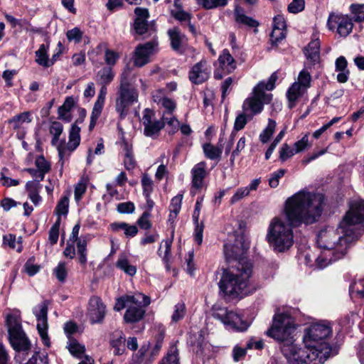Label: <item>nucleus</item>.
Masks as SVG:
<instances>
[{
  "instance_id": "obj_1",
  "label": "nucleus",
  "mask_w": 364,
  "mask_h": 364,
  "mask_svg": "<svg viewBox=\"0 0 364 364\" xmlns=\"http://www.w3.org/2000/svg\"><path fill=\"white\" fill-rule=\"evenodd\" d=\"M297 325L287 313L274 314L267 336L279 343V348L288 364H323L330 357L331 346L326 341L332 335L328 323H314L305 331L304 347L294 343Z\"/></svg>"
},
{
  "instance_id": "obj_2",
  "label": "nucleus",
  "mask_w": 364,
  "mask_h": 364,
  "mask_svg": "<svg viewBox=\"0 0 364 364\" xmlns=\"http://www.w3.org/2000/svg\"><path fill=\"white\" fill-rule=\"evenodd\" d=\"M325 203V195L318 192L301 190L289 197L284 205L288 224L279 218L272 219L266 235L269 247L276 252L289 250L294 244L292 228L318 222L323 214Z\"/></svg>"
},
{
  "instance_id": "obj_3",
  "label": "nucleus",
  "mask_w": 364,
  "mask_h": 364,
  "mask_svg": "<svg viewBox=\"0 0 364 364\" xmlns=\"http://www.w3.org/2000/svg\"><path fill=\"white\" fill-rule=\"evenodd\" d=\"M253 272L252 263H239L238 265L222 268L218 282L219 293L227 301H233L253 294L262 288L250 281Z\"/></svg>"
},
{
  "instance_id": "obj_4",
  "label": "nucleus",
  "mask_w": 364,
  "mask_h": 364,
  "mask_svg": "<svg viewBox=\"0 0 364 364\" xmlns=\"http://www.w3.org/2000/svg\"><path fill=\"white\" fill-rule=\"evenodd\" d=\"M117 94L119 96L116 102V112L122 120L127 115L129 107L138 101L139 97L137 90L129 82L127 74L124 72L121 75Z\"/></svg>"
},
{
  "instance_id": "obj_5",
  "label": "nucleus",
  "mask_w": 364,
  "mask_h": 364,
  "mask_svg": "<svg viewBox=\"0 0 364 364\" xmlns=\"http://www.w3.org/2000/svg\"><path fill=\"white\" fill-rule=\"evenodd\" d=\"M249 248L250 241L244 231H241L240 232L236 231L234 242L224 245L225 259L228 262L235 261V265H238L239 263H252L245 257V255Z\"/></svg>"
},
{
  "instance_id": "obj_6",
  "label": "nucleus",
  "mask_w": 364,
  "mask_h": 364,
  "mask_svg": "<svg viewBox=\"0 0 364 364\" xmlns=\"http://www.w3.org/2000/svg\"><path fill=\"white\" fill-rule=\"evenodd\" d=\"M213 316L225 326H230L237 331H245L250 326L249 323L244 320L241 315L229 311L227 308H213Z\"/></svg>"
},
{
  "instance_id": "obj_7",
  "label": "nucleus",
  "mask_w": 364,
  "mask_h": 364,
  "mask_svg": "<svg viewBox=\"0 0 364 364\" xmlns=\"http://www.w3.org/2000/svg\"><path fill=\"white\" fill-rule=\"evenodd\" d=\"M344 237H340V242L346 244L345 247H338L333 251L332 257L330 259L331 262H336L340 259L343 258L348 253V250L350 245L358 241L364 233V230H353L347 229L344 231Z\"/></svg>"
},
{
  "instance_id": "obj_8",
  "label": "nucleus",
  "mask_w": 364,
  "mask_h": 364,
  "mask_svg": "<svg viewBox=\"0 0 364 364\" xmlns=\"http://www.w3.org/2000/svg\"><path fill=\"white\" fill-rule=\"evenodd\" d=\"M9 341L13 349L16 352L22 354L23 358L21 363L24 361L31 351V343L23 329L11 333L9 335Z\"/></svg>"
},
{
  "instance_id": "obj_9",
  "label": "nucleus",
  "mask_w": 364,
  "mask_h": 364,
  "mask_svg": "<svg viewBox=\"0 0 364 364\" xmlns=\"http://www.w3.org/2000/svg\"><path fill=\"white\" fill-rule=\"evenodd\" d=\"M158 46L156 39L143 44H139L134 51L133 62L136 67L141 68L150 60V56L154 53V48Z\"/></svg>"
},
{
  "instance_id": "obj_10",
  "label": "nucleus",
  "mask_w": 364,
  "mask_h": 364,
  "mask_svg": "<svg viewBox=\"0 0 364 364\" xmlns=\"http://www.w3.org/2000/svg\"><path fill=\"white\" fill-rule=\"evenodd\" d=\"M88 316L92 324L102 323L106 314V306L98 296H92L88 301Z\"/></svg>"
},
{
  "instance_id": "obj_11",
  "label": "nucleus",
  "mask_w": 364,
  "mask_h": 364,
  "mask_svg": "<svg viewBox=\"0 0 364 364\" xmlns=\"http://www.w3.org/2000/svg\"><path fill=\"white\" fill-rule=\"evenodd\" d=\"M210 72L211 68L208 65L207 60L202 59L191 68L188 73V79L193 85H201L209 79Z\"/></svg>"
},
{
  "instance_id": "obj_12",
  "label": "nucleus",
  "mask_w": 364,
  "mask_h": 364,
  "mask_svg": "<svg viewBox=\"0 0 364 364\" xmlns=\"http://www.w3.org/2000/svg\"><path fill=\"white\" fill-rule=\"evenodd\" d=\"M353 19L348 15H334L331 14L328 19V25L330 29H333L337 26V33L343 37L348 36L353 30Z\"/></svg>"
},
{
  "instance_id": "obj_13",
  "label": "nucleus",
  "mask_w": 364,
  "mask_h": 364,
  "mask_svg": "<svg viewBox=\"0 0 364 364\" xmlns=\"http://www.w3.org/2000/svg\"><path fill=\"white\" fill-rule=\"evenodd\" d=\"M321 42L318 38L312 39L303 49L304 54L312 66L320 63Z\"/></svg>"
},
{
  "instance_id": "obj_14",
  "label": "nucleus",
  "mask_w": 364,
  "mask_h": 364,
  "mask_svg": "<svg viewBox=\"0 0 364 364\" xmlns=\"http://www.w3.org/2000/svg\"><path fill=\"white\" fill-rule=\"evenodd\" d=\"M206 175V163L201 161L196 164L191 169V185L193 188H195L196 190L201 189Z\"/></svg>"
},
{
  "instance_id": "obj_15",
  "label": "nucleus",
  "mask_w": 364,
  "mask_h": 364,
  "mask_svg": "<svg viewBox=\"0 0 364 364\" xmlns=\"http://www.w3.org/2000/svg\"><path fill=\"white\" fill-rule=\"evenodd\" d=\"M234 16L236 23L245 25L250 28H255V32H257V28L259 26V22L251 16L244 14V9L238 4L235 5Z\"/></svg>"
},
{
  "instance_id": "obj_16",
  "label": "nucleus",
  "mask_w": 364,
  "mask_h": 364,
  "mask_svg": "<svg viewBox=\"0 0 364 364\" xmlns=\"http://www.w3.org/2000/svg\"><path fill=\"white\" fill-rule=\"evenodd\" d=\"M77 100L73 96L66 97L63 104L58 109V119L65 122H70L73 119L71 110L76 106Z\"/></svg>"
},
{
  "instance_id": "obj_17",
  "label": "nucleus",
  "mask_w": 364,
  "mask_h": 364,
  "mask_svg": "<svg viewBox=\"0 0 364 364\" xmlns=\"http://www.w3.org/2000/svg\"><path fill=\"white\" fill-rule=\"evenodd\" d=\"M146 314V310L142 306H129L123 316L126 323L133 324L143 320Z\"/></svg>"
},
{
  "instance_id": "obj_18",
  "label": "nucleus",
  "mask_w": 364,
  "mask_h": 364,
  "mask_svg": "<svg viewBox=\"0 0 364 364\" xmlns=\"http://www.w3.org/2000/svg\"><path fill=\"white\" fill-rule=\"evenodd\" d=\"M264 109L263 103L259 99H256L255 97H248L247 98L242 105V110L245 112L247 111H250L251 113L249 114L250 119H252L253 117L256 114H258L262 112Z\"/></svg>"
},
{
  "instance_id": "obj_19",
  "label": "nucleus",
  "mask_w": 364,
  "mask_h": 364,
  "mask_svg": "<svg viewBox=\"0 0 364 364\" xmlns=\"http://www.w3.org/2000/svg\"><path fill=\"white\" fill-rule=\"evenodd\" d=\"M126 341L125 335L122 331L115 332L112 334L109 341L110 346L114 348V355H121L125 351L124 342Z\"/></svg>"
},
{
  "instance_id": "obj_20",
  "label": "nucleus",
  "mask_w": 364,
  "mask_h": 364,
  "mask_svg": "<svg viewBox=\"0 0 364 364\" xmlns=\"http://www.w3.org/2000/svg\"><path fill=\"white\" fill-rule=\"evenodd\" d=\"M178 341L171 343L166 355L159 364H180L179 350L177 347Z\"/></svg>"
},
{
  "instance_id": "obj_21",
  "label": "nucleus",
  "mask_w": 364,
  "mask_h": 364,
  "mask_svg": "<svg viewBox=\"0 0 364 364\" xmlns=\"http://www.w3.org/2000/svg\"><path fill=\"white\" fill-rule=\"evenodd\" d=\"M50 304V300H43L37 306L33 307V314L35 315L38 321L37 324L48 325V305Z\"/></svg>"
},
{
  "instance_id": "obj_22",
  "label": "nucleus",
  "mask_w": 364,
  "mask_h": 364,
  "mask_svg": "<svg viewBox=\"0 0 364 364\" xmlns=\"http://www.w3.org/2000/svg\"><path fill=\"white\" fill-rule=\"evenodd\" d=\"M170 40L171 47L173 50L182 53L181 44L182 40L185 38V35L181 34L178 27H173L167 32Z\"/></svg>"
},
{
  "instance_id": "obj_23",
  "label": "nucleus",
  "mask_w": 364,
  "mask_h": 364,
  "mask_svg": "<svg viewBox=\"0 0 364 364\" xmlns=\"http://www.w3.org/2000/svg\"><path fill=\"white\" fill-rule=\"evenodd\" d=\"M110 229L113 232H118L120 230H123L127 237H134L139 232L136 225H129L125 222H114L110 224Z\"/></svg>"
},
{
  "instance_id": "obj_24",
  "label": "nucleus",
  "mask_w": 364,
  "mask_h": 364,
  "mask_svg": "<svg viewBox=\"0 0 364 364\" xmlns=\"http://www.w3.org/2000/svg\"><path fill=\"white\" fill-rule=\"evenodd\" d=\"M80 131L81 129L77 124H71L69 130V141L68 149L70 151H75L80 144Z\"/></svg>"
},
{
  "instance_id": "obj_25",
  "label": "nucleus",
  "mask_w": 364,
  "mask_h": 364,
  "mask_svg": "<svg viewBox=\"0 0 364 364\" xmlns=\"http://www.w3.org/2000/svg\"><path fill=\"white\" fill-rule=\"evenodd\" d=\"M115 267L130 277L134 276L137 271L136 267L130 264L127 257L124 254L119 255L115 263Z\"/></svg>"
},
{
  "instance_id": "obj_26",
  "label": "nucleus",
  "mask_w": 364,
  "mask_h": 364,
  "mask_svg": "<svg viewBox=\"0 0 364 364\" xmlns=\"http://www.w3.org/2000/svg\"><path fill=\"white\" fill-rule=\"evenodd\" d=\"M32 121L31 113L29 111L21 112L8 119V124L12 126L14 130H18L23 123Z\"/></svg>"
},
{
  "instance_id": "obj_27",
  "label": "nucleus",
  "mask_w": 364,
  "mask_h": 364,
  "mask_svg": "<svg viewBox=\"0 0 364 364\" xmlns=\"http://www.w3.org/2000/svg\"><path fill=\"white\" fill-rule=\"evenodd\" d=\"M5 324L7 328L9 335H10L11 333L23 330L21 317L13 314H9L6 316Z\"/></svg>"
},
{
  "instance_id": "obj_28",
  "label": "nucleus",
  "mask_w": 364,
  "mask_h": 364,
  "mask_svg": "<svg viewBox=\"0 0 364 364\" xmlns=\"http://www.w3.org/2000/svg\"><path fill=\"white\" fill-rule=\"evenodd\" d=\"M221 67L227 65V72L230 73L236 68V62L228 49H224L218 58Z\"/></svg>"
},
{
  "instance_id": "obj_29",
  "label": "nucleus",
  "mask_w": 364,
  "mask_h": 364,
  "mask_svg": "<svg viewBox=\"0 0 364 364\" xmlns=\"http://www.w3.org/2000/svg\"><path fill=\"white\" fill-rule=\"evenodd\" d=\"M203 149L205 157L210 160H219L223 153L222 146H215L210 143L204 144Z\"/></svg>"
},
{
  "instance_id": "obj_30",
  "label": "nucleus",
  "mask_w": 364,
  "mask_h": 364,
  "mask_svg": "<svg viewBox=\"0 0 364 364\" xmlns=\"http://www.w3.org/2000/svg\"><path fill=\"white\" fill-rule=\"evenodd\" d=\"M49 48V43L46 46L41 44L39 48L36 51V63L45 68L50 67V61L48 55V49Z\"/></svg>"
},
{
  "instance_id": "obj_31",
  "label": "nucleus",
  "mask_w": 364,
  "mask_h": 364,
  "mask_svg": "<svg viewBox=\"0 0 364 364\" xmlns=\"http://www.w3.org/2000/svg\"><path fill=\"white\" fill-rule=\"evenodd\" d=\"M166 122L164 119L156 120L149 124H145L144 134L146 136L154 137L165 127Z\"/></svg>"
},
{
  "instance_id": "obj_32",
  "label": "nucleus",
  "mask_w": 364,
  "mask_h": 364,
  "mask_svg": "<svg viewBox=\"0 0 364 364\" xmlns=\"http://www.w3.org/2000/svg\"><path fill=\"white\" fill-rule=\"evenodd\" d=\"M277 126L276 121L272 119H268L266 128L260 133L259 138L262 144L267 143L272 138Z\"/></svg>"
},
{
  "instance_id": "obj_33",
  "label": "nucleus",
  "mask_w": 364,
  "mask_h": 364,
  "mask_svg": "<svg viewBox=\"0 0 364 364\" xmlns=\"http://www.w3.org/2000/svg\"><path fill=\"white\" fill-rule=\"evenodd\" d=\"M35 164L41 171L40 174H38L39 180H38V181H42L44 178L45 174L50 171V165L46 160L43 155H41L36 158Z\"/></svg>"
},
{
  "instance_id": "obj_34",
  "label": "nucleus",
  "mask_w": 364,
  "mask_h": 364,
  "mask_svg": "<svg viewBox=\"0 0 364 364\" xmlns=\"http://www.w3.org/2000/svg\"><path fill=\"white\" fill-rule=\"evenodd\" d=\"M350 13L353 14L351 18L356 23L364 22V4H352L349 7Z\"/></svg>"
},
{
  "instance_id": "obj_35",
  "label": "nucleus",
  "mask_w": 364,
  "mask_h": 364,
  "mask_svg": "<svg viewBox=\"0 0 364 364\" xmlns=\"http://www.w3.org/2000/svg\"><path fill=\"white\" fill-rule=\"evenodd\" d=\"M77 245L78 262L80 265L85 266L87 262V240H79Z\"/></svg>"
},
{
  "instance_id": "obj_36",
  "label": "nucleus",
  "mask_w": 364,
  "mask_h": 364,
  "mask_svg": "<svg viewBox=\"0 0 364 364\" xmlns=\"http://www.w3.org/2000/svg\"><path fill=\"white\" fill-rule=\"evenodd\" d=\"M149 28L148 21H141L139 18H135L132 25L133 31H132V33L133 35L143 36L148 32Z\"/></svg>"
},
{
  "instance_id": "obj_37",
  "label": "nucleus",
  "mask_w": 364,
  "mask_h": 364,
  "mask_svg": "<svg viewBox=\"0 0 364 364\" xmlns=\"http://www.w3.org/2000/svg\"><path fill=\"white\" fill-rule=\"evenodd\" d=\"M250 115L249 114H247L245 112L238 114L235 118L232 131L236 133L237 132L243 129L247 122L252 119H250Z\"/></svg>"
},
{
  "instance_id": "obj_38",
  "label": "nucleus",
  "mask_w": 364,
  "mask_h": 364,
  "mask_svg": "<svg viewBox=\"0 0 364 364\" xmlns=\"http://www.w3.org/2000/svg\"><path fill=\"white\" fill-rule=\"evenodd\" d=\"M69 209V198L67 196H63L58 202L55 208V213L61 217L62 215H67Z\"/></svg>"
},
{
  "instance_id": "obj_39",
  "label": "nucleus",
  "mask_w": 364,
  "mask_h": 364,
  "mask_svg": "<svg viewBox=\"0 0 364 364\" xmlns=\"http://www.w3.org/2000/svg\"><path fill=\"white\" fill-rule=\"evenodd\" d=\"M24 364H48V354H41V349L38 348Z\"/></svg>"
},
{
  "instance_id": "obj_40",
  "label": "nucleus",
  "mask_w": 364,
  "mask_h": 364,
  "mask_svg": "<svg viewBox=\"0 0 364 364\" xmlns=\"http://www.w3.org/2000/svg\"><path fill=\"white\" fill-rule=\"evenodd\" d=\"M68 349H69L70 353L73 355H74L77 358H79L82 357V355L85 351V346L80 344L78 343V341L75 338L70 339Z\"/></svg>"
},
{
  "instance_id": "obj_41",
  "label": "nucleus",
  "mask_w": 364,
  "mask_h": 364,
  "mask_svg": "<svg viewBox=\"0 0 364 364\" xmlns=\"http://www.w3.org/2000/svg\"><path fill=\"white\" fill-rule=\"evenodd\" d=\"M193 222L194 224V240L198 245H200L203 242V230L205 228L204 222H199V220H197V221L193 220Z\"/></svg>"
},
{
  "instance_id": "obj_42",
  "label": "nucleus",
  "mask_w": 364,
  "mask_h": 364,
  "mask_svg": "<svg viewBox=\"0 0 364 364\" xmlns=\"http://www.w3.org/2000/svg\"><path fill=\"white\" fill-rule=\"evenodd\" d=\"M141 186L143 189V196H151L154 191V182L146 173H144L142 175Z\"/></svg>"
},
{
  "instance_id": "obj_43",
  "label": "nucleus",
  "mask_w": 364,
  "mask_h": 364,
  "mask_svg": "<svg viewBox=\"0 0 364 364\" xmlns=\"http://www.w3.org/2000/svg\"><path fill=\"white\" fill-rule=\"evenodd\" d=\"M186 312V308L184 302H179L174 306V311L171 316V321L173 322H178L182 320Z\"/></svg>"
},
{
  "instance_id": "obj_44",
  "label": "nucleus",
  "mask_w": 364,
  "mask_h": 364,
  "mask_svg": "<svg viewBox=\"0 0 364 364\" xmlns=\"http://www.w3.org/2000/svg\"><path fill=\"white\" fill-rule=\"evenodd\" d=\"M35 261L36 257L34 256H32L28 259V260L24 264L25 271L29 277H33L41 269L40 265L33 264Z\"/></svg>"
},
{
  "instance_id": "obj_45",
  "label": "nucleus",
  "mask_w": 364,
  "mask_h": 364,
  "mask_svg": "<svg viewBox=\"0 0 364 364\" xmlns=\"http://www.w3.org/2000/svg\"><path fill=\"white\" fill-rule=\"evenodd\" d=\"M286 37L284 30L272 29L269 35V41L272 48L278 47L279 43Z\"/></svg>"
},
{
  "instance_id": "obj_46",
  "label": "nucleus",
  "mask_w": 364,
  "mask_h": 364,
  "mask_svg": "<svg viewBox=\"0 0 364 364\" xmlns=\"http://www.w3.org/2000/svg\"><path fill=\"white\" fill-rule=\"evenodd\" d=\"M228 0H202L200 6L206 10L218 7H224L228 5Z\"/></svg>"
},
{
  "instance_id": "obj_47",
  "label": "nucleus",
  "mask_w": 364,
  "mask_h": 364,
  "mask_svg": "<svg viewBox=\"0 0 364 364\" xmlns=\"http://www.w3.org/2000/svg\"><path fill=\"white\" fill-rule=\"evenodd\" d=\"M151 214L148 212H143L141 216L137 219L136 224L140 229L144 230H149L152 228V223L149 220Z\"/></svg>"
},
{
  "instance_id": "obj_48",
  "label": "nucleus",
  "mask_w": 364,
  "mask_h": 364,
  "mask_svg": "<svg viewBox=\"0 0 364 364\" xmlns=\"http://www.w3.org/2000/svg\"><path fill=\"white\" fill-rule=\"evenodd\" d=\"M36 328L43 345L47 348H50L51 342L48 334V324H37Z\"/></svg>"
},
{
  "instance_id": "obj_49",
  "label": "nucleus",
  "mask_w": 364,
  "mask_h": 364,
  "mask_svg": "<svg viewBox=\"0 0 364 364\" xmlns=\"http://www.w3.org/2000/svg\"><path fill=\"white\" fill-rule=\"evenodd\" d=\"M300 85L294 82L287 91V98L288 101L296 102L299 97L301 95Z\"/></svg>"
},
{
  "instance_id": "obj_50",
  "label": "nucleus",
  "mask_w": 364,
  "mask_h": 364,
  "mask_svg": "<svg viewBox=\"0 0 364 364\" xmlns=\"http://www.w3.org/2000/svg\"><path fill=\"white\" fill-rule=\"evenodd\" d=\"M119 58L120 55L119 53L113 50L106 48L105 51V60L106 64L109 65V67L112 68V66H114L117 63Z\"/></svg>"
},
{
  "instance_id": "obj_51",
  "label": "nucleus",
  "mask_w": 364,
  "mask_h": 364,
  "mask_svg": "<svg viewBox=\"0 0 364 364\" xmlns=\"http://www.w3.org/2000/svg\"><path fill=\"white\" fill-rule=\"evenodd\" d=\"M82 36L83 32L78 27H75L66 32V37L68 40L70 42L74 41L75 43L81 42Z\"/></svg>"
},
{
  "instance_id": "obj_52",
  "label": "nucleus",
  "mask_w": 364,
  "mask_h": 364,
  "mask_svg": "<svg viewBox=\"0 0 364 364\" xmlns=\"http://www.w3.org/2000/svg\"><path fill=\"white\" fill-rule=\"evenodd\" d=\"M309 133L307 132L300 140L294 144L293 149L295 154L300 153L311 146V144L309 143Z\"/></svg>"
},
{
  "instance_id": "obj_53",
  "label": "nucleus",
  "mask_w": 364,
  "mask_h": 364,
  "mask_svg": "<svg viewBox=\"0 0 364 364\" xmlns=\"http://www.w3.org/2000/svg\"><path fill=\"white\" fill-rule=\"evenodd\" d=\"M171 16L177 21H180L182 24L183 22L191 21L193 16L191 13H188L183 9L178 11H171Z\"/></svg>"
},
{
  "instance_id": "obj_54",
  "label": "nucleus",
  "mask_w": 364,
  "mask_h": 364,
  "mask_svg": "<svg viewBox=\"0 0 364 364\" xmlns=\"http://www.w3.org/2000/svg\"><path fill=\"white\" fill-rule=\"evenodd\" d=\"M98 75L105 85L109 84L113 80L114 76L111 67L103 68L98 72Z\"/></svg>"
},
{
  "instance_id": "obj_55",
  "label": "nucleus",
  "mask_w": 364,
  "mask_h": 364,
  "mask_svg": "<svg viewBox=\"0 0 364 364\" xmlns=\"http://www.w3.org/2000/svg\"><path fill=\"white\" fill-rule=\"evenodd\" d=\"M287 170L284 168H279L277 171L273 172L269 179V186L273 188H277L279 186V179L284 176Z\"/></svg>"
},
{
  "instance_id": "obj_56",
  "label": "nucleus",
  "mask_w": 364,
  "mask_h": 364,
  "mask_svg": "<svg viewBox=\"0 0 364 364\" xmlns=\"http://www.w3.org/2000/svg\"><path fill=\"white\" fill-rule=\"evenodd\" d=\"M305 9L304 0H293L287 7V10L291 14H298Z\"/></svg>"
},
{
  "instance_id": "obj_57",
  "label": "nucleus",
  "mask_w": 364,
  "mask_h": 364,
  "mask_svg": "<svg viewBox=\"0 0 364 364\" xmlns=\"http://www.w3.org/2000/svg\"><path fill=\"white\" fill-rule=\"evenodd\" d=\"M298 80L296 83L300 85V87L308 88L311 86V76L308 71L302 70L299 74Z\"/></svg>"
},
{
  "instance_id": "obj_58",
  "label": "nucleus",
  "mask_w": 364,
  "mask_h": 364,
  "mask_svg": "<svg viewBox=\"0 0 364 364\" xmlns=\"http://www.w3.org/2000/svg\"><path fill=\"white\" fill-rule=\"evenodd\" d=\"M117 210L121 214H130L134 212L135 205L132 201L120 203L117 206Z\"/></svg>"
},
{
  "instance_id": "obj_59",
  "label": "nucleus",
  "mask_w": 364,
  "mask_h": 364,
  "mask_svg": "<svg viewBox=\"0 0 364 364\" xmlns=\"http://www.w3.org/2000/svg\"><path fill=\"white\" fill-rule=\"evenodd\" d=\"M54 274L60 282H65L68 276L65 262H60L58 264L54 269Z\"/></svg>"
},
{
  "instance_id": "obj_60",
  "label": "nucleus",
  "mask_w": 364,
  "mask_h": 364,
  "mask_svg": "<svg viewBox=\"0 0 364 364\" xmlns=\"http://www.w3.org/2000/svg\"><path fill=\"white\" fill-rule=\"evenodd\" d=\"M192 346H196V353L197 355H203L204 346H205V337L202 332H200L194 341H192Z\"/></svg>"
},
{
  "instance_id": "obj_61",
  "label": "nucleus",
  "mask_w": 364,
  "mask_h": 364,
  "mask_svg": "<svg viewBox=\"0 0 364 364\" xmlns=\"http://www.w3.org/2000/svg\"><path fill=\"white\" fill-rule=\"evenodd\" d=\"M107 94V88L105 86H102L98 94L97 100L95 101L93 108L97 109L98 110L102 111L105 102V96Z\"/></svg>"
},
{
  "instance_id": "obj_62",
  "label": "nucleus",
  "mask_w": 364,
  "mask_h": 364,
  "mask_svg": "<svg viewBox=\"0 0 364 364\" xmlns=\"http://www.w3.org/2000/svg\"><path fill=\"white\" fill-rule=\"evenodd\" d=\"M295 154L293 149H290L289 146L285 143L282 145L279 150V159L284 162L289 158Z\"/></svg>"
},
{
  "instance_id": "obj_63",
  "label": "nucleus",
  "mask_w": 364,
  "mask_h": 364,
  "mask_svg": "<svg viewBox=\"0 0 364 364\" xmlns=\"http://www.w3.org/2000/svg\"><path fill=\"white\" fill-rule=\"evenodd\" d=\"M272 29L284 30L287 29V23L283 15H277L273 18Z\"/></svg>"
},
{
  "instance_id": "obj_64",
  "label": "nucleus",
  "mask_w": 364,
  "mask_h": 364,
  "mask_svg": "<svg viewBox=\"0 0 364 364\" xmlns=\"http://www.w3.org/2000/svg\"><path fill=\"white\" fill-rule=\"evenodd\" d=\"M18 71L16 70H6L2 73V78L5 80L6 86L11 87L14 86L13 79L16 75Z\"/></svg>"
}]
</instances>
